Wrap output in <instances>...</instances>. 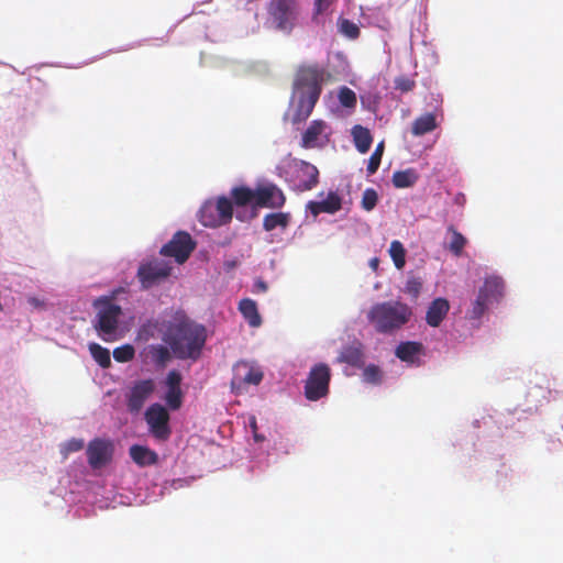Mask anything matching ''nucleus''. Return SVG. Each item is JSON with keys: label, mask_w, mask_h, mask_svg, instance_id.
I'll return each instance as SVG.
<instances>
[{"label": "nucleus", "mask_w": 563, "mask_h": 563, "mask_svg": "<svg viewBox=\"0 0 563 563\" xmlns=\"http://www.w3.org/2000/svg\"><path fill=\"white\" fill-rule=\"evenodd\" d=\"M207 336L205 325L183 312H177L167 325L163 341L168 344L175 357L197 361L201 356Z\"/></svg>", "instance_id": "nucleus-1"}, {"label": "nucleus", "mask_w": 563, "mask_h": 563, "mask_svg": "<svg viewBox=\"0 0 563 563\" xmlns=\"http://www.w3.org/2000/svg\"><path fill=\"white\" fill-rule=\"evenodd\" d=\"M321 73L312 67L302 68L297 75L288 115L292 122L306 120L319 98Z\"/></svg>", "instance_id": "nucleus-2"}, {"label": "nucleus", "mask_w": 563, "mask_h": 563, "mask_svg": "<svg viewBox=\"0 0 563 563\" xmlns=\"http://www.w3.org/2000/svg\"><path fill=\"white\" fill-rule=\"evenodd\" d=\"M412 316V308L398 300L376 303L367 311L369 323L382 333L399 330L411 320Z\"/></svg>", "instance_id": "nucleus-3"}, {"label": "nucleus", "mask_w": 563, "mask_h": 563, "mask_svg": "<svg viewBox=\"0 0 563 563\" xmlns=\"http://www.w3.org/2000/svg\"><path fill=\"white\" fill-rule=\"evenodd\" d=\"M96 309L93 328L104 342H113L120 339V318L122 308L114 302V296H101L93 300Z\"/></svg>", "instance_id": "nucleus-4"}, {"label": "nucleus", "mask_w": 563, "mask_h": 563, "mask_svg": "<svg viewBox=\"0 0 563 563\" xmlns=\"http://www.w3.org/2000/svg\"><path fill=\"white\" fill-rule=\"evenodd\" d=\"M277 172L297 191L310 190L318 184L317 167L305 161L285 157L277 165Z\"/></svg>", "instance_id": "nucleus-5"}, {"label": "nucleus", "mask_w": 563, "mask_h": 563, "mask_svg": "<svg viewBox=\"0 0 563 563\" xmlns=\"http://www.w3.org/2000/svg\"><path fill=\"white\" fill-rule=\"evenodd\" d=\"M233 205L227 197L206 201L199 210V221L205 227L217 228L231 221Z\"/></svg>", "instance_id": "nucleus-6"}, {"label": "nucleus", "mask_w": 563, "mask_h": 563, "mask_svg": "<svg viewBox=\"0 0 563 563\" xmlns=\"http://www.w3.org/2000/svg\"><path fill=\"white\" fill-rule=\"evenodd\" d=\"M173 271L170 262L162 258H153L144 262L139 266L137 278L144 289H148L155 285L166 280Z\"/></svg>", "instance_id": "nucleus-7"}, {"label": "nucleus", "mask_w": 563, "mask_h": 563, "mask_svg": "<svg viewBox=\"0 0 563 563\" xmlns=\"http://www.w3.org/2000/svg\"><path fill=\"white\" fill-rule=\"evenodd\" d=\"M197 242L186 231H177L172 239L162 246L159 254L173 257L177 264H184L195 251Z\"/></svg>", "instance_id": "nucleus-8"}, {"label": "nucleus", "mask_w": 563, "mask_h": 563, "mask_svg": "<svg viewBox=\"0 0 563 563\" xmlns=\"http://www.w3.org/2000/svg\"><path fill=\"white\" fill-rule=\"evenodd\" d=\"M504 292V283L500 277L489 276L481 287L478 296L473 303L471 316L479 318L486 311L489 305L499 300Z\"/></svg>", "instance_id": "nucleus-9"}, {"label": "nucleus", "mask_w": 563, "mask_h": 563, "mask_svg": "<svg viewBox=\"0 0 563 563\" xmlns=\"http://www.w3.org/2000/svg\"><path fill=\"white\" fill-rule=\"evenodd\" d=\"M286 202L282 189L272 183H261L254 189H249V203L258 207L277 209Z\"/></svg>", "instance_id": "nucleus-10"}, {"label": "nucleus", "mask_w": 563, "mask_h": 563, "mask_svg": "<svg viewBox=\"0 0 563 563\" xmlns=\"http://www.w3.org/2000/svg\"><path fill=\"white\" fill-rule=\"evenodd\" d=\"M151 434L158 441H166L172 434L169 413L161 404L151 405L144 415Z\"/></svg>", "instance_id": "nucleus-11"}, {"label": "nucleus", "mask_w": 563, "mask_h": 563, "mask_svg": "<svg viewBox=\"0 0 563 563\" xmlns=\"http://www.w3.org/2000/svg\"><path fill=\"white\" fill-rule=\"evenodd\" d=\"M330 368L325 364H318L310 371L305 386L306 397L318 400L328 394Z\"/></svg>", "instance_id": "nucleus-12"}, {"label": "nucleus", "mask_w": 563, "mask_h": 563, "mask_svg": "<svg viewBox=\"0 0 563 563\" xmlns=\"http://www.w3.org/2000/svg\"><path fill=\"white\" fill-rule=\"evenodd\" d=\"M332 130L323 120H313L302 134L301 145L306 148L322 147L330 141Z\"/></svg>", "instance_id": "nucleus-13"}, {"label": "nucleus", "mask_w": 563, "mask_h": 563, "mask_svg": "<svg viewBox=\"0 0 563 563\" xmlns=\"http://www.w3.org/2000/svg\"><path fill=\"white\" fill-rule=\"evenodd\" d=\"M114 446L112 441L96 438L87 446L88 463L92 468H99L108 464L113 455Z\"/></svg>", "instance_id": "nucleus-14"}, {"label": "nucleus", "mask_w": 563, "mask_h": 563, "mask_svg": "<svg viewBox=\"0 0 563 563\" xmlns=\"http://www.w3.org/2000/svg\"><path fill=\"white\" fill-rule=\"evenodd\" d=\"M154 390L155 382L152 378L135 382L128 395L126 406L129 411L132 413L139 412Z\"/></svg>", "instance_id": "nucleus-15"}, {"label": "nucleus", "mask_w": 563, "mask_h": 563, "mask_svg": "<svg viewBox=\"0 0 563 563\" xmlns=\"http://www.w3.org/2000/svg\"><path fill=\"white\" fill-rule=\"evenodd\" d=\"M306 208L314 218L322 212L333 214L342 208V198L336 191L320 192L318 200L309 201Z\"/></svg>", "instance_id": "nucleus-16"}, {"label": "nucleus", "mask_w": 563, "mask_h": 563, "mask_svg": "<svg viewBox=\"0 0 563 563\" xmlns=\"http://www.w3.org/2000/svg\"><path fill=\"white\" fill-rule=\"evenodd\" d=\"M450 301L444 297L433 298L424 310V321L431 328H440L449 317Z\"/></svg>", "instance_id": "nucleus-17"}, {"label": "nucleus", "mask_w": 563, "mask_h": 563, "mask_svg": "<svg viewBox=\"0 0 563 563\" xmlns=\"http://www.w3.org/2000/svg\"><path fill=\"white\" fill-rule=\"evenodd\" d=\"M395 354L401 362H405L410 366H418L421 364L426 352L422 343L406 341L397 345Z\"/></svg>", "instance_id": "nucleus-18"}, {"label": "nucleus", "mask_w": 563, "mask_h": 563, "mask_svg": "<svg viewBox=\"0 0 563 563\" xmlns=\"http://www.w3.org/2000/svg\"><path fill=\"white\" fill-rule=\"evenodd\" d=\"M272 16L273 23L278 30L289 31L297 18L296 7L292 3L280 1L274 7Z\"/></svg>", "instance_id": "nucleus-19"}, {"label": "nucleus", "mask_w": 563, "mask_h": 563, "mask_svg": "<svg viewBox=\"0 0 563 563\" xmlns=\"http://www.w3.org/2000/svg\"><path fill=\"white\" fill-rule=\"evenodd\" d=\"M130 457L140 467L155 465L158 462V455L147 446L133 444L129 450Z\"/></svg>", "instance_id": "nucleus-20"}, {"label": "nucleus", "mask_w": 563, "mask_h": 563, "mask_svg": "<svg viewBox=\"0 0 563 563\" xmlns=\"http://www.w3.org/2000/svg\"><path fill=\"white\" fill-rule=\"evenodd\" d=\"M291 221L289 212H273L268 213L263 219V228L267 232L279 230L284 232Z\"/></svg>", "instance_id": "nucleus-21"}, {"label": "nucleus", "mask_w": 563, "mask_h": 563, "mask_svg": "<svg viewBox=\"0 0 563 563\" xmlns=\"http://www.w3.org/2000/svg\"><path fill=\"white\" fill-rule=\"evenodd\" d=\"M170 347H167L163 344H152L146 349V356L151 360L153 364L157 367H165L167 363L172 360Z\"/></svg>", "instance_id": "nucleus-22"}, {"label": "nucleus", "mask_w": 563, "mask_h": 563, "mask_svg": "<svg viewBox=\"0 0 563 563\" xmlns=\"http://www.w3.org/2000/svg\"><path fill=\"white\" fill-rule=\"evenodd\" d=\"M437 126L438 123L435 115L432 113H426L413 121L412 134L416 136H420L433 131Z\"/></svg>", "instance_id": "nucleus-23"}, {"label": "nucleus", "mask_w": 563, "mask_h": 563, "mask_svg": "<svg viewBox=\"0 0 563 563\" xmlns=\"http://www.w3.org/2000/svg\"><path fill=\"white\" fill-rule=\"evenodd\" d=\"M352 136L358 152L364 154L369 150L373 139L368 129L355 125L352 129Z\"/></svg>", "instance_id": "nucleus-24"}, {"label": "nucleus", "mask_w": 563, "mask_h": 563, "mask_svg": "<svg viewBox=\"0 0 563 563\" xmlns=\"http://www.w3.org/2000/svg\"><path fill=\"white\" fill-rule=\"evenodd\" d=\"M418 180V174L415 169L408 168L398 170L393 174V185L396 188H408L413 186Z\"/></svg>", "instance_id": "nucleus-25"}, {"label": "nucleus", "mask_w": 563, "mask_h": 563, "mask_svg": "<svg viewBox=\"0 0 563 563\" xmlns=\"http://www.w3.org/2000/svg\"><path fill=\"white\" fill-rule=\"evenodd\" d=\"M388 254H389L395 267L397 269L401 271L406 265V255H407V251H406L404 244L398 240L391 241L390 245L388 247Z\"/></svg>", "instance_id": "nucleus-26"}, {"label": "nucleus", "mask_w": 563, "mask_h": 563, "mask_svg": "<svg viewBox=\"0 0 563 563\" xmlns=\"http://www.w3.org/2000/svg\"><path fill=\"white\" fill-rule=\"evenodd\" d=\"M89 352L92 358L102 368H109L111 366L110 351L98 343L89 344Z\"/></svg>", "instance_id": "nucleus-27"}, {"label": "nucleus", "mask_w": 563, "mask_h": 563, "mask_svg": "<svg viewBox=\"0 0 563 563\" xmlns=\"http://www.w3.org/2000/svg\"><path fill=\"white\" fill-rule=\"evenodd\" d=\"M449 233L451 235L449 250L455 255H460L466 245V239L453 228L449 229Z\"/></svg>", "instance_id": "nucleus-28"}, {"label": "nucleus", "mask_w": 563, "mask_h": 563, "mask_svg": "<svg viewBox=\"0 0 563 563\" xmlns=\"http://www.w3.org/2000/svg\"><path fill=\"white\" fill-rule=\"evenodd\" d=\"M339 362H344L351 365L360 366L362 365V352L358 347H347L341 353Z\"/></svg>", "instance_id": "nucleus-29"}, {"label": "nucleus", "mask_w": 563, "mask_h": 563, "mask_svg": "<svg viewBox=\"0 0 563 563\" xmlns=\"http://www.w3.org/2000/svg\"><path fill=\"white\" fill-rule=\"evenodd\" d=\"M159 331V322L158 320H147L145 323H143L139 330V338L148 341L150 339H153L156 336V334Z\"/></svg>", "instance_id": "nucleus-30"}, {"label": "nucleus", "mask_w": 563, "mask_h": 563, "mask_svg": "<svg viewBox=\"0 0 563 563\" xmlns=\"http://www.w3.org/2000/svg\"><path fill=\"white\" fill-rule=\"evenodd\" d=\"M363 382L366 384L377 385L383 380V372L376 365H368L363 371Z\"/></svg>", "instance_id": "nucleus-31"}, {"label": "nucleus", "mask_w": 563, "mask_h": 563, "mask_svg": "<svg viewBox=\"0 0 563 563\" xmlns=\"http://www.w3.org/2000/svg\"><path fill=\"white\" fill-rule=\"evenodd\" d=\"M135 350L131 344H124L113 350V357L119 363H126L134 358Z\"/></svg>", "instance_id": "nucleus-32"}, {"label": "nucleus", "mask_w": 563, "mask_h": 563, "mask_svg": "<svg viewBox=\"0 0 563 563\" xmlns=\"http://www.w3.org/2000/svg\"><path fill=\"white\" fill-rule=\"evenodd\" d=\"M340 103L345 108H354L356 104V95L347 87H342L336 92Z\"/></svg>", "instance_id": "nucleus-33"}, {"label": "nucleus", "mask_w": 563, "mask_h": 563, "mask_svg": "<svg viewBox=\"0 0 563 563\" xmlns=\"http://www.w3.org/2000/svg\"><path fill=\"white\" fill-rule=\"evenodd\" d=\"M422 289V280L419 277L411 276L406 280L404 291L412 298H418Z\"/></svg>", "instance_id": "nucleus-34"}, {"label": "nucleus", "mask_w": 563, "mask_h": 563, "mask_svg": "<svg viewBox=\"0 0 563 563\" xmlns=\"http://www.w3.org/2000/svg\"><path fill=\"white\" fill-rule=\"evenodd\" d=\"M165 401L172 410H177L183 404L181 389H167L165 395Z\"/></svg>", "instance_id": "nucleus-35"}, {"label": "nucleus", "mask_w": 563, "mask_h": 563, "mask_svg": "<svg viewBox=\"0 0 563 563\" xmlns=\"http://www.w3.org/2000/svg\"><path fill=\"white\" fill-rule=\"evenodd\" d=\"M377 201H378V195L374 189L368 188L363 192L361 203H362V207L364 210H366V211L373 210L375 208Z\"/></svg>", "instance_id": "nucleus-36"}, {"label": "nucleus", "mask_w": 563, "mask_h": 563, "mask_svg": "<svg viewBox=\"0 0 563 563\" xmlns=\"http://www.w3.org/2000/svg\"><path fill=\"white\" fill-rule=\"evenodd\" d=\"M339 27L340 32L349 38H356L360 34L358 26L349 20H341Z\"/></svg>", "instance_id": "nucleus-37"}, {"label": "nucleus", "mask_w": 563, "mask_h": 563, "mask_svg": "<svg viewBox=\"0 0 563 563\" xmlns=\"http://www.w3.org/2000/svg\"><path fill=\"white\" fill-rule=\"evenodd\" d=\"M180 384L181 374L176 369L170 371L166 377L167 389H180Z\"/></svg>", "instance_id": "nucleus-38"}, {"label": "nucleus", "mask_w": 563, "mask_h": 563, "mask_svg": "<svg viewBox=\"0 0 563 563\" xmlns=\"http://www.w3.org/2000/svg\"><path fill=\"white\" fill-rule=\"evenodd\" d=\"M84 448V440L71 439L63 445V454L67 456L69 453L78 452Z\"/></svg>", "instance_id": "nucleus-39"}, {"label": "nucleus", "mask_w": 563, "mask_h": 563, "mask_svg": "<svg viewBox=\"0 0 563 563\" xmlns=\"http://www.w3.org/2000/svg\"><path fill=\"white\" fill-rule=\"evenodd\" d=\"M262 323V318L256 310V305L254 301L249 299V325L260 327Z\"/></svg>", "instance_id": "nucleus-40"}, {"label": "nucleus", "mask_w": 563, "mask_h": 563, "mask_svg": "<svg viewBox=\"0 0 563 563\" xmlns=\"http://www.w3.org/2000/svg\"><path fill=\"white\" fill-rule=\"evenodd\" d=\"M263 371L260 366H249V384L258 385L263 379Z\"/></svg>", "instance_id": "nucleus-41"}, {"label": "nucleus", "mask_w": 563, "mask_h": 563, "mask_svg": "<svg viewBox=\"0 0 563 563\" xmlns=\"http://www.w3.org/2000/svg\"><path fill=\"white\" fill-rule=\"evenodd\" d=\"M232 196L236 206H246V186L234 188Z\"/></svg>", "instance_id": "nucleus-42"}, {"label": "nucleus", "mask_w": 563, "mask_h": 563, "mask_svg": "<svg viewBox=\"0 0 563 563\" xmlns=\"http://www.w3.org/2000/svg\"><path fill=\"white\" fill-rule=\"evenodd\" d=\"M382 161V155L373 153L367 163V172L369 175L376 173Z\"/></svg>", "instance_id": "nucleus-43"}, {"label": "nucleus", "mask_w": 563, "mask_h": 563, "mask_svg": "<svg viewBox=\"0 0 563 563\" xmlns=\"http://www.w3.org/2000/svg\"><path fill=\"white\" fill-rule=\"evenodd\" d=\"M332 0H314V14L324 13L331 5Z\"/></svg>", "instance_id": "nucleus-44"}, {"label": "nucleus", "mask_w": 563, "mask_h": 563, "mask_svg": "<svg viewBox=\"0 0 563 563\" xmlns=\"http://www.w3.org/2000/svg\"><path fill=\"white\" fill-rule=\"evenodd\" d=\"M415 82L409 78H398L396 80V88L401 91H409L413 88Z\"/></svg>", "instance_id": "nucleus-45"}, {"label": "nucleus", "mask_w": 563, "mask_h": 563, "mask_svg": "<svg viewBox=\"0 0 563 563\" xmlns=\"http://www.w3.org/2000/svg\"><path fill=\"white\" fill-rule=\"evenodd\" d=\"M266 289H267V286H266V284L264 282L256 280L254 283V291L255 292H264V291H266Z\"/></svg>", "instance_id": "nucleus-46"}, {"label": "nucleus", "mask_w": 563, "mask_h": 563, "mask_svg": "<svg viewBox=\"0 0 563 563\" xmlns=\"http://www.w3.org/2000/svg\"><path fill=\"white\" fill-rule=\"evenodd\" d=\"M251 427L253 429L254 441L257 442V443L263 442L265 440V437L257 432V429H256V427L253 423H251Z\"/></svg>", "instance_id": "nucleus-47"}, {"label": "nucleus", "mask_w": 563, "mask_h": 563, "mask_svg": "<svg viewBox=\"0 0 563 563\" xmlns=\"http://www.w3.org/2000/svg\"><path fill=\"white\" fill-rule=\"evenodd\" d=\"M239 310L246 318V298H242L239 301Z\"/></svg>", "instance_id": "nucleus-48"}, {"label": "nucleus", "mask_w": 563, "mask_h": 563, "mask_svg": "<svg viewBox=\"0 0 563 563\" xmlns=\"http://www.w3.org/2000/svg\"><path fill=\"white\" fill-rule=\"evenodd\" d=\"M368 265L374 272H376L379 266V258L378 257L371 258L368 262Z\"/></svg>", "instance_id": "nucleus-49"}, {"label": "nucleus", "mask_w": 563, "mask_h": 563, "mask_svg": "<svg viewBox=\"0 0 563 563\" xmlns=\"http://www.w3.org/2000/svg\"><path fill=\"white\" fill-rule=\"evenodd\" d=\"M374 153L383 156V153H384V142L383 141L377 144Z\"/></svg>", "instance_id": "nucleus-50"}]
</instances>
